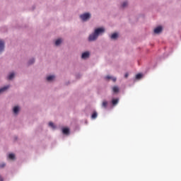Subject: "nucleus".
<instances>
[{
  "label": "nucleus",
  "instance_id": "nucleus-23",
  "mask_svg": "<svg viewBox=\"0 0 181 181\" xmlns=\"http://www.w3.org/2000/svg\"><path fill=\"white\" fill-rule=\"evenodd\" d=\"M6 166L5 163H1V168H4Z\"/></svg>",
  "mask_w": 181,
  "mask_h": 181
},
{
  "label": "nucleus",
  "instance_id": "nucleus-14",
  "mask_svg": "<svg viewBox=\"0 0 181 181\" xmlns=\"http://www.w3.org/2000/svg\"><path fill=\"white\" fill-rule=\"evenodd\" d=\"M15 77V74L14 73H11L8 76V79L12 80Z\"/></svg>",
  "mask_w": 181,
  "mask_h": 181
},
{
  "label": "nucleus",
  "instance_id": "nucleus-15",
  "mask_svg": "<svg viewBox=\"0 0 181 181\" xmlns=\"http://www.w3.org/2000/svg\"><path fill=\"white\" fill-rule=\"evenodd\" d=\"M18 111H19V107H14L13 108L14 114H18Z\"/></svg>",
  "mask_w": 181,
  "mask_h": 181
},
{
  "label": "nucleus",
  "instance_id": "nucleus-19",
  "mask_svg": "<svg viewBox=\"0 0 181 181\" xmlns=\"http://www.w3.org/2000/svg\"><path fill=\"white\" fill-rule=\"evenodd\" d=\"M49 126L51 127L52 128H55L54 122H49Z\"/></svg>",
  "mask_w": 181,
  "mask_h": 181
},
{
  "label": "nucleus",
  "instance_id": "nucleus-5",
  "mask_svg": "<svg viewBox=\"0 0 181 181\" xmlns=\"http://www.w3.org/2000/svg\"><path fill=\"white\" fill-rule=\"evenodd\" d=\"M62 132L65 135H69V134H70V129H69V128H63Z\"/></svg>",
  "mask_w": 181,
  "mask_h": 181
},
{
  "label": "nucleus",
  "instance_id": "nucleus-8",
  "mask_svg": "<svg viewBox=\"0 0 181 181\" xmlns=\"http://www.w3.org/2000/svg\"><path fill=\"white\" fill-rule=\"evenodd\" d=\"M8 158L14 160L16 159V156L14 155V153H9Z\"/></svg>",
  "mask_w": 181,
  "mask_h": 181
},
{
  "label": "nucleus",
  "instance_id": "nucleus-18",
  "mask_svg": "<svg viewBox=\"0 0 181 181\" xmlns=\"http://www.w3.org/2000/svg\"><path fill=\"white\" fill-rule=\"evenodd\" d=\"M97 117H98V113L93 112V114L92 115V118L95 119V118H97Z\"/></svg>",
  "mask_w": 181,
  "mask_h": 181
},
{
  "label": "nucleus",
  "instance_id": "nucleus-13",
  "mask_svg": "<svg viewBox=\"0 0 181 181\" xmlns=\"http://www.w3.org/2000/svg\"><path fill=\"white\" fill-rule=\"evenodd\" d=\"M62 39H58L57 40H56V42H55V45L56 46H59V45H61V43H62Z\"/></svg>",
  "mask_w": 181,
  "mask_h": 181
},
{
  "label": "nucleus",
  "instance_id": "nucleus-21",
  "mask_svg": "<svg viewBox=\"0 0 181 181\" xmlns=\"http://www.w3.org/2000/svg\"><path fill=\"white\" fill-rule=\"evenodd\" d=\"M33 63H35L34 59H32V60H30V61L28 62V64H33Z\"/></svg>",
  "mask_w": 181,
  "mask_h": 181
},
{
  "label": "nucleus",
  "instance_id": "nucleus-9",
  "mask_svg": "<svg viewBox=\"0 0 181 181\" xmlns=\"http://www.w3.org/2000/svg\"><path fill=\"white\" fill-rule=\"evenodd\" d=\"M54 78H55V76H49L48 77H47V81H52Z\"/></svg>",
  "mask_w": 181,
  "mask_h": 181
},
{
  "label": "nucleus",
  "instance_id": "nucleus-25",
  "mask_svg": "<svg viewBox=\"0 0 181 181\" xmlns=\"http://www.w3.org/2000/svg\"><path fill=\"white\" fill-rule=\"evenodd\" d=\"M1 181H2V179H1Z\"/></svg>",
  "mask_w": 181,
  "mask_h": 181
},
{
  "label": "nucleus",
  "instance_id": "nucleus-16",
  "mask_svg": "<svg viewBox=\"0 0 181 181\" xmlns=\"http://www.w3.org/2000/svg\"><path fill=\"white\" fill-rule=\"evenodd\" d=\"M118 37V35L117 33H113V35H112L111 36V39H117Z\"/></svg>",
  "mask_w": 181,
  "mask_h": 181
},
{
  "label": "nucleus",
  "instance_id": "nucleus-7",
  "mask_svg": "<svg viewBox=\"0 0 181 181\" xmlns=\"http://www.w3.org/2000/svg\"><path fill=\"white\" fill-rule=\"evenodd\" d=\"M112 91L115 93H119V87L117 86H115L114 87H112Z\"/></svg>",
  "mask_w": 181,
  "mask_h": 181
},
{
  "label": "nucleus",
  "instance_id": "nucleus-4",
  "mask_svg": "<svg viewBox=\"0 0 181 181\" xmlns=\"http://www.w3.org/2000/svg\"><path fill=\"white\" fill-rule=\"evenodd\" d=\"M119 101V98H114L113 100H112V105L115 106L118 104Z\"/></svg>",
  "mask_w": 181,
  "mask_h": 181
},
{
  "label": "nucleus",
  "instance_id": "nucleus-24",
  "mask_svg": "<svg viewBox=\"0 0 181 181\" xmlns=\"http://www.w3.org/2000/svg\"><path fill=\"white\" fill-rule=\"evenodd\" d=\"M128 76H129V74L127 73V74H125V78H127Z\"/></svg>",
  "mask_w": 181,
  "mask_h": 181
},
{
  "label": "nucleus",
  "instance_id": "nucleus-6",
  "mask_svg": "<svg viewBox=\"0 0 181 181\" xmlns=\"http://www.w3.org/2000/svg\"><path fill=\"white\" fill-rule=\"evenodd\" d=\"M90 54L88 52H86L85 53H83L81 57L82 59H88V57H89Z\"/></svg>",
  "mask_w": 181,
  "mask_h": 181
},
{
  "label": "nucleus",
  "instance_id": "nucleus-22",
  "mask_svg": "<svg viewBox=\"0 0 181 181\" xmlns=\"http://www.w3.org/2000/svg\"><path fill=\"white\" fill-rule=\"evenodd\" d=\"M4 49V42H2V40H1V52H2V50Z\"/></svg>",
  "mask_w": 181,
  "mask_h": 181
},
{
  "label": "nucleus",
  "instance_id": "nucleus-20",
  "mask_svg": "<svg viewBox=\"0 0 181 181\" xmlns=\"http://www.w3.org/2000/svg\"><path fill=\"white\" fill-rule=\"evenodd\" d=\"M141 77H142V74H136V78H137V79H140V78H141Z\"/></svg>",
  "mask_w": 181,
  "mask_h": 181
},
{
  "label": "nucleus",
  "instance_id": "nucleus-1",
  "mask_svg": "<svg viewBox=\"0 0 181 181\" xmlns=\"http://www.w3.org/2000/svg\"><path fill=\"white\" fill-rule=\"evenodd\" d=\"M105 28H103V27L95 28V30H94V33L90 35V36L88 37L89 42H93L94 40H96L100 35H102V33H105Z\"/></svg>",
  "mask_w": 181,
  "mask_h": 181
},
{
  "label": "nucleus",
  "instance_id": "nucleus-11",
  "mask_svg": "<svg viewBox=\"0 0 181 181\" xmlns=\"http://www.w3.org/2000/svg\"><path fill=\"white\" fill-rule=\"evenodd\" d=\"M107 105H108L107 101L104 100V101L103 102L102 107H103V108H107Z\"/></svg>",
  "mask_w": 181,
  "mask_h": 181
},
{
  "label": "nucleus",
  "instance_id": "nucleus-3",
  "mask_svg": "<svg viewBox=\"0 0 181 181\" xmlns=\"http://www.w3.org/2000/svg\"><path fill=\"white\" fill-rule=\"evenodd\" d=\"M162 30H163L162 25H158V27H156V28H154V33L158 35L159 33H161Z\"/></svg>",
  "mask_w": 181,
  "mask_h": 181
},
{
  "label": "nucleus",
  "instance_id": "nucleus-10",
  "mask_svg": "<svg viewBox=\"0 0 181 181\" xmlns=\"http://www.w3.org/2000/svg\"><path fill=\"white\" fill-rule=\"evenodd\" d=\"M10 86H5L4 87L1 88V93L6 91L7 90H8Z\"/></svg>",
  "mask_w": 181,
  "mask_h": 181
},
{
  "label": "nucleus",
  "instance_id": "nucleus-2",
  "mask_svg": "<svg viewBox=\"0 0 181 181\" xmlns=\"http://www.w3.org/2000/svg\"><path fill=\"white\" fill-rule=\"evenodd\" d=\"M80 18L82 21H88L90 18V13H84L83 14H81Z\"/></svg>",
  "mask_w": 181,
  "mask_h": 181
},
{
  "label": "nucleus",
  "instance_id": "nucleus-12",
  "mask_svg": "<svg viewBox=\"0 0 181 181\" xmlns=\"http://www.w3.org/2000/svg\"><path fill=\"white\" fill-rule=\"evenodd\" d=\"M106 78H107V80H112L114 82H115L117 80V78H115L114 77H111L110 76H107Z\"/></svg>",
  "mask_w": 181,
  "mask_h": 181
},
{
  "label": "nucleus",
  "instance_id": "nucleus-17",
  "mask_svg": "<svg viewBox=\"0 0 181 181\" xmlns=\"http://www.w3.org/2000/svg\"><path fill=\"white\" fill-rule=\"evenodd\" d=\"M128 5V1H124L122 3V8H126V6H127Z\"/></svg>",
  "mask_w": 181,
  "mask_h": 181
}]
</instances>
